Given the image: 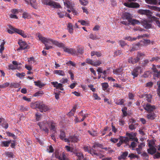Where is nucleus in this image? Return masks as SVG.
I'll return each mask as SVG.
<instances>
[{"label":"nucleus","mask_w":160,"mask_h":160,"mask_svg":"<svg viewBox=\"0 0 160 160\" xmlns=\"http://www.w3.org/2000/svg\"><path fill=\"white\" fill-rule=\"evenodd\" d=\"M56 88L57 89H60L61 90H63V88L62 87V84L60 83H58V84L57 87H56Z\"/></svg>","instance_id":"obj_55"},{"label":"nucleus","mask_w":160,"mask_h":160,"mask_svg":"<svg viewBox=\"0 0 160 160\" xmlns=\"http://www.w3.org/2000/svg\"><path fill=\"white\" fill-rule=\"evenodd\" d=\"M71 152L72 153V155H74L77 157V160H81L84 157L82 153L79 152L75 147H71Z\"/></svg>","instance_id":"obj_6"},{"label":"nucleus","mask_w":160,"mask_h":160,"mask_svg":"<svg viewBox=\"0 0 160 160\" xmlns=\"http://www.w3.org/2000/svg\"><path fill=\"white\" fill-rule=\"evenodd\" d=\"M118 43L122 48L124 46H126L127 45L125 42L122 40H120Z\"/></svg>","instance_id":"obj_43"},{"label":"nucleus","mask_w":160,"mask_h":160,"mask_svg":"<svg viewBox=\"0 0 160 160\" xmlns=\"http://www.w3.org/2000/svg\"><path fill=\"white\" fill-rule=\"evenodd\" d=\"M135 125H138V124H131L130 125L128 126L129 128L131 131H132L133 130L135 129L136 128V127L135 126Z\"/></svg>","instance_id":"obj_34"},{"label":"nucleus","mask_w":160,"mask_h":160,"mask_svg":"<svg viewBox=\"0 0 160 160\" xmlns=\"http://www.w3.org/2000/svg\"><path fill=\"white\" fill-rule=\"evenodd\" d=\"M144 56V54L143 53L140 52H138L136 58H133L132 57H129L128 59V62L129 63L134 64L138 62L140 59L141 57Z\"/></svg>","instance_id":"obj_5"},{"label":"nucleus","mask_w":160,"mask_h":160,"mask_svg":"<svg viewBox=\"0 0 160 160\" xmlns=\"http://www.w3.org/2000/svg\"><path fill=\"white\" fill-rule=\"evenodd\" d=\"M128 152L127 151L122 152V154L119 156L118 157V159L119 160H121L122 159L125 160L126 159V157L128 155Z\"/></svg>","instance_id":"obj_19"},{"label":"nucleus","mask_w":160,"mask_h":160,"mask_svg":"<svg viewBox=\"0 0 160 160\" xmlns=\"http://www.w3.org/2000/svg\"><path fill=\"white\" fill-rule=\"evenodd\" d=\"M141 156L143 159L145 160H148L149 159V156L146 152H143L141 154Z\"/></svg>","instance_id":"obj_36"},{"label":"nucleus","mask_w":160,"mask_h":160,"mask_svg":"<svg viewBox=\"0 0 160 160\" xmlns=\"http://www.w3.org/2000/svg\"><path fill=\"white\" fill-rule=\"evenodd\" d=\"M44 93L42 91H40L36 92L34 94V96L35 97L39 96L42 95Z\"/></svg>","instance_id":"obj_44"},{"label":"nucleus","mask_w":160,"mask_h":160,"mask_svg":"<svg viewBox=\"0 0 160 160\" xmlns=\"http://www.w3.org/2000/svg\"><path fill=\"white\" fill-rule=\"evenodd\" d=\"M153 158L154 159H158L160 158V153L158 152H157L156 154L154 155Z\"/></svg>","instance_id":"obj_59"},{"label":"nucleus","mask_w":160,"mask_h":160,"mask_svg":"<svg viewBox=\"0 0 160 160\" xmlns=\"http://www.w3.org/2000/svg\"><path fill=\"white\" fill-rule=\"evenodd\" d=\"M49 124H50L51 130H52L54 131L56 130V123L52 122L50 121Z\"/></svg>","instance_id":"obj_33"},{"label":"nucleus","mask_w":160,"mask_h":160,"mask_svg":"<svg viewBox=\"0 0 160 160\" xmlns=\"http://www.w3.org/2000/svg\"><path fill=\"white\" fill-rule=\"evenodd\" d=\"M16 75L17 77L20 78H22L25 76V73L24 72H22L21 73L18 72L16 74Z\"/></svg>","instance_id":"obj_46"},{"label":"nucleus","mask_w":160,"mask_h":160,"mask_svg":"<svg viewBox=\"0 0 160 160\" xmlns=\"http://www.w3.org/2000/svg\"><path fill=\"white\" fill-rule=\"evenodd\" d=\"M90 38L93 40H96L98 38H97L96 36L95 35H94L92 34H91L90 35Z\"/></svg>","instance_id":"obj_63"},{"label":"nucleus","mask_w":160,"mask_h":160,"mask_svg":"<svg viewBox=\"0 0 160 160\" xmlns=\"http://www.w3.org/2000/svg\"><path fill=\"white\" fill-rule=\"evenodd\" d=\"M50 6L56 8H61V6L59 3L53 1H51Z\"/></svg>","instance_id":"obj_21"},{"label":"nucleus","mask_w":160,"mask_h":160,"mask_svg":"<svg viewBox=\"0 0 160 160\" xmlns=\"http://www.w3.org/2000/svg\"><path fill=\"white\" fill-rule=\"evenodd\" d=\"M149 61L148 59H146L143 60V62L142 63V66H146L149 62Z\"/></svg>","instance_id":"obj_56"},{"label":"nucleus","mask_w":160,"mask_h":160,"mask_svg":"<svg viewBox=\"0 0 160 160\" xmlns=\"http://www.w3.org/2000/svg\"><path fill=\"white\" fill-rule=\"evenodd\" d=\"M31 107L33 109L38 108L40 112H46L49 110L48 106L44 104L42 102H37L31 104Z\"/></svg>","instance_id":"obj_2"},{"label":"nucleus","mask_w":160,"mask_h":160,"mask_svg":"<svg viewBox=\"0 0 160 160\" xmlns=\"http://www.w3.org/2000/svg\"><path fill=\"white\" fill-rule=\"evenodd\" d=\"M84 51V48H83L80 47L78 48L77 49V54L79 53L80 54H82L83 53Z\"/></svg>","instance_id":"obj_51"},{"label":"nucleus","mask_w":160,"mask_h":160,"mask_svg":"<svg viewBox=\"0 0 160 160\" xmlns=\"http://www.w3.org/2000/svg\"><path fill=\"white\" fill-rule=\"evenodd\" d=\"M78 136L77 135L71 136V141L72 142H77L79 141Z\"/></svg>","instance_id":"obj_25"},{"label":"nucleus","mask_w":160,"mask_h":160,"mask_svg":"<svg viewBox=\"0 0 160 160\" xmlns=\"http://www.w3.org/2000/svg\"><path fill=\"white\" fill-rule=\"evenodd\" d=\"M71 12L74 15H77L78 14V12L76 9L73 7L72 6V5L71 4Z\"/></svg>","instance_id":"obj_35"},{"label":"nucleus","mask_w":160,"mask_h":160,"mask_svg":"<svg viewBox=\"0 0 160 160\" xmlns=\"http://www.w3.org/2000/svg\"><path fill=\"white\" fill-rule=\"evenodd\" d=\"M124 102V100L123 99H119L116 102V104L118 105H122Z\"/></svg>","instance_id":"obj_41"},{"label":"nucleus","mask_w":160,"mask_h":160,"mask_svg":"<svg viewBox=\"0 0 160 160\" xmlns=\"http://www.w3.org/2000/svg\"><path fill=\"white\" fill-rule=\"evenodd\" d=\"M152 73L154 77L160 78V70L158 71L154 65H152Z\"/></svg>","instance_id":"obj_12"},{"label":"nucleus","mask_w":160,"mask_h":160,"mask_svg":"<svg viewBox=\"0 0 160 160\" xmlns=\"http://www.w3.org/2000/svg\"><path fill=\"white\" fill-rule=\"evenodd\" d=\"M83 149L85 151L89 153L90 152V150H91L92 148L90 147L85 146L83 147Z\"/></svg>","instance_id":"obj_54"},{"label":"nucleus","mask_w":160,"mask_h":160,"mask_svg":"<svg viewBox=\"0 0 160 160\" xmlns=\"http://www.w3.org/2000/svg\"><path fill=\"white\" fill-rule=\"evenodd\" d=\"M77 107V105H75L73 108L71 110V116L73 115H74V113L76 111V108Z\"/></svg>","instance_id":"obj_53"},{"label":"nucleus","mask_w":160,"mask_h":160,"mask_svg":"<svg viewBox=\"0 0 160 160\" xmlns=\"http://www.w3.org/2000/svg\"><path fill=\"white\" fill-rule=\"evenodd\" d=\"M8 69L9 70H14L18 69V67L17 66H14L12 64L8 65Z\"/></svg>","instance_id":"obj_42"},{"label":"nucleus","mask_w":160,"mask_h":160,"mask_svg":"<svg viewBox=\"0 0 160 160\" xmlns=\"http://www.w3.org/2000/svg\"><path fill=\"white\" fill-rule=\"evenodd\" d=\"M119 142L117 143V145L118 147H119L123 143H124L122 139L121 138H120L119 139Z\"/></svg>","instance_id":"obj_61"},{"label":"nucleus","mask_w":160,"mask_h":160,"mask_svg":"<svg viewBox=\"0 0 160 160\" xmlns=\"http://www.w3.org/2000/svg\"><path fill=\"white\" fill-rule=\"evenodd\" d=\"M5 154L9 158H13L14 155L12 152H5Z\"/></svg>","instance_id":"obj_37"},{"label":"nucleus","mask_w":160,"mask_h":160,"mask_svg":"<svg viewBox=\"0 0 160 160\" xmlns=\"http://www.w3.org/2000/svg\"><path fill=\"white\" fill-rule=\"evenodd\" d=\"M91 56H93L95 55L97 56L98 57H100L101 56L102 54L100 52H98L95 51H92L91 52Z\"/></svg>","instance_id":"obj_29"},{"label":"nucleus","mask_w":160,"mask_h":160,"mask_svg":"<svg viewBox=\"0 0 160 160\" xmlns=\"http://www.w3.org/2000/svg\"><path fill=\"white\" fill-rule=\"evenodd\" d=\"M102 89L105 91L109 87V85L106 82L102 83L101 84Z\"/></svg>","instance_id":"obj_32"},{"label":"nucleus","mask_w":160,"mask_h":160,"mask_svg":"<svg viewBox=\"0 0 160 160\" xmlns=\"http://www.w3.org/2000/svg\"><path fill=\"white\" fill-rule=\"evenodd\" d=\"M51 1V0H43V3L44 4L50 6Z\"/></svg>","instance_id":"obj_58"},{"label":"nucleus","mask_w":160,"mask_h":160,"mask_svg":"<svg viewBox=\"0 0 160 160\" xmlns=\"http://www.w3.org/2000/svg\"><path fill=\"white\" fill-rule=\"evenodd\" d=\"M147 117L149 119L153 120L156 117V115L153 112H149Z\"/></svg>","instance_id":"obj_20"},{"label":"nucleus","mask_w":160,"mask_h":160,"mask_svg":"<svg viewBox=\"0 0 160 160\" xmlns=\"http://www.w3.org/2000/svg\"><path fill=\"white\" fill-rule=\"evenodd\" d=\"M47 151L49 153H52L54 151V149L52 145H50L49 146V149H47Z\"/></svg>","instance_id":"obj_60"},{"label":"nucleus","mask_w":160,"mask_h":160,"mask_svg":"<svg viewBox=\"0 0 160 160\" xmlns=\"http://www.w3.org/2000/svg\"><path fill=\"white\" fill-rule=\"evenodd\" d=\"M66 135L65 134V132L63 131H60V134L59 136L60 138L62 140H64V141L65 142H69V139H68L67 138H65Z\"/></svg>","instance_id":"obj_18"},{"label":"nucleus","mask_w":160,"mask_h":160,"mask_svg":"<svg viewBox=\"0 0 160 160\" xmlns=\"http://www.w3.org/2000/svg\"><path fill=\"white\" fill-rule=\"evenodd\" d=\"M30 3L31 6L34 8L37 9L38 8L36 0H30Z\"/></svg>","instance_id":"obj_26"},{"label":"nucleus","mask_w":160,"mask_h":160,"mask_svg":"<svg viewBox=\"0 0 160 160\" xmlns=\"http://www.w3.org/2000/svg\"><path fill=\"white\" fill-rule=\"evenodd\" d=\"M141 67L140 66H138L135 68L131 72V75L133 76V78L134 79L137 77L139 74V71L141 70Z\"/></svg>","instance_id":"obj_11"},{"label":"nucleus","mask_w":160,"mask_h":160,"mask_svg":"<svg viewBox=\"0 0 160 160\" xmlns=\"http://www.w3.org/2000/svg\"><path fill=\"white\" fill-rule=\"evenodd\" d=\"M137 134L136 132H131L126 133V136H127L131 141H134L138 143V139L136 137Z\"/></svg>","instance_id":"obj_8"},{"label":"nucleus","mask_w":160,"mask_h":160,"mask_svg":"<svg viewBox=\"0 0 160 160\" xmlns=\"http://www.w3.org/2000/svg\"><path fill=\"white\" fill-rule=\"evenodd\" d=\"M124 19L125 18L126 20H127L129 22L130 20L132 18L131 16L129 13H125L123 15V18Z\"/></svg>","instance_id":"obj_28"},{"label":"nucleus","mask_w":160,"mask_h":160,"mask_svg":"<svg viewBox=\"0 0 160 160\" xmlns=\"http://www.w3.org/2000/svg\"><path fill=\"white\" fill-rule=\"evenodd\" d=\"M124 5L129 8H138L140 7L139 4L138 3L135 2H131L130 3L125 2L124 3Z\"/></svg>","instance_id":"obj_13"},{"label":"nucleus","mask_w":160,"mask_h":160,"mask_svg":"<svg viewBox=\"0 0 160 160\" xmlns=\"http://www.w3.org/2000/svg\"><path fill=\"white\" fill-rule=\"evenodd\" d=\"M89 153H90L92 156H93L94 155H98L97 153L96 152V151L92 149H91V150H90V152H89Z\"/></svg>","instance_id":"obj_62"},{"label":"nucleus","mask_w":160,"mask_h":160,"mask_svg":"<svg viewBox=\"0 0 160 160\" xmlns=\"http://www.w3.org/2000/svg\"><path fill=\"white\" fill-rule=\"evenodd\" d=\"M78 22H80L81 25H82L86 26L87 25L88 23L87 22L84 20H80L78 21Z\"/></svg>","instance_id":"obj_64"},{"label":"nucleus","mask_w":160,"mask_h":160,"mask_svg":"<svg viewBox=\"0 0 160 160\" xmlns=\"http://www.w3.org/2000/svg\"><path fill=\"white\" fill-rule=\"evenodd\" d=\"M34 82L35 86L40 88H41L45 85L44 83H41V82L39 80H38L37 81H34Z\"/></svg>","instance_id":"obj_30"},{"label":"nucleus","mask_w":160,"mask_h":160,"mask_svg":"<svg viewBox=\"0 0 160 160\" xmlns=\"http://www.w3.org/2000/svg\"><path fill=\"white\" fill-rule=\"evenodd\" d=\"M127 108L126 107H124L122 109V111L123 113V117H126L128 115L127 111Z\"/></svg>","instance_id":"obj_38"},{"label":"nucleus","mask_w":160,"mask_h":160,"mask_svg":"<svg viewBox=\"0 0 160 160\" xmlns=\"http://www.w3.org/2000/svg\"><path fill=\"white\" fill-rule=\"evenodd\" d=\"M71 54H72L73 56H75L77 55L78 54H77V52L75 49H71Z\"/></svg>","instance_id":"obj_45"},{"label":"nucleus","mask_w":160,"mask_h":160,"mask_svg":"<svg viewBox=\"0 0 160 160\" xmlns=\"http://www.w3.org/2000/svg\"><path fill=\"white\" fill-rule=\"evenodd\" d=\"M138 13L141 15H145L149 16L151 14L150 11L149 10L139 9L138 11Z\"/></svg>","instance_id":"obj_16"},{"label":"nucleus","mask_w":160,"mask_h":160,"mask_svg":"<svg viewBox=\"0 0 160 160\" xmlns=\"http://www.w3.org/2000/svg\"><path fill=\"white\" fill-rule=\"evenodd\" d=\"M11 142V140L8 141H3L1 142V146L2 147H8Z\"/></svg>","instance_id":"obj_24"},{"label":"nucleus","mask_w":160,"mask_h":160,"mask_svg":"<svg viewBox=\"0 0 160 160\" xmlns=\"http://www.w3.org/2000/svg\"><path fill=\"white\" fill-rule=\"evenodd\" d=\"M97 147H99L101 148H103L102 145L97 142H95L92 147L95 149Z\"/></svg>","instance_id":"obj_39"},{"label":"nucleus","mask_w":160,"mask_h":160,"mask_svg":"<svg viewBox=\"0 0 160 160\" xmlns=\"http://www.w3.org/2000/svg\"><path fill=\"white\" fill-rule=\"evenodd\" d=\"M9 85V83L8 82H6L3 83L2 84L0 85V88H2L8 87Z\"/></svg>","instance_id":"obj_49"},{"label":"nucleus","mask_w":160,"mask_h":160,"mask_svg":"<svg viewBox=\"0 0 160 160\" xmlns=\"http://www.w3.org/2000/svg\"><path fill=\"white\" fill-rule=\"evenodd\" d=\"M52 43L59 47L62 48L64 51L70 53V49L65 47L64 44L63 43H60L57 41L52 40Z\"/></svg>","instance_id":"obj_9"},{"label":"nucleus","mask_w":160,"mask_h":160,"mask_svg":"<svg viewBox=\"0 0 160 160\" xmlns=\"http://www.w3.org/2000/svg\"><path fill=\"white\" fill-rule=\"evenodd\" d=\"M130 24L132 25L139 24L141 23L143 27L146 29H149L151 28L152 25L150 22L146 20V19H142L140 21L135 19H132V18L129 22Z\"/></svg>","instance_id":"obj_1"},{"label":"nucleus","mask_w":160,"mask_h":160,"mask_svg":"<svg viewBox=\"0 0 160 160\" xmlns=\"http://www.w3.org/2000/svg\"><path fill=\"white\" fill-rule=\"evenodd\" d=\"M49 124L48 122H39L38 124L41 129L45 131L46 133H48V126Z\"/></svg>","instance_id":"obj_7"},{"label":"nucleus","mask_w":160,"mask_h":160,"mask_svg":"<svg viewBox=\"0 0 160 160\" xmlns=\"http://www.w3.org/2000/svg\"><path fill=\"white\" fill-rule=\"evenodd\" d=\"M38 37L39 39L45 44L46 48H44V49L49 50L50 49L52 48V46H48L47 44V43H48L49 41H51L52 42V39L46 38L42 36V35L39 33L38 34Z\"/></svg>","instance_id":"obj_4"},{"label":"nucleus","mask_w":160,"mask_h":160,"mask_svg":"<svg viewBox=\"0 0 160 160\" xmlns=\"http://www.w3.org/2000/svg\"><path fill=\"white\" fill-rule=\"evenodd\" d=\"M156 151L157 149L154 146L149 148L147 149L148 153L151 155L154 154L156 153Z\"/></svg>","instance_id":"obj_17"},{"label":"nucleus","mask_w":160,"mask_h":160,"mask_svg":"<svg viewBox=\"0 0 160 160\" xmlns=\"http://www.w3.org/2000/svg\"><path fill=\"white\" fill-rule=\"evenodd\" d=\"M146 2L150 4L156 5L158 1L156 0H145Z\"/></svg>","instance_id":"obj_31"},{"label":"nucleus","mask_w":160,"mask_h":160,"mask_svg":"<svg viewBox=\"0 0 160 160\" xmlns=\"http://www.w3.org/2000/svg\"><path fill=\"white\" fill-rule=\"evenodd\" d=\"M10 28L11 29L13 30L15 32H16L18 34L20 35L23 38H25L27 37V35L24 33V31L21 30H20L18 29L14 28L13 27H11Z\"/></svg>","instance_id":"obj_14"},{"label":"nucleus","mask_w":160,"mask_h":160,"mask_svg":"<svg viewBox=\"0 0 160 160\" xmlns=\"http://www.w3.org/2000/svg\"><path fill=\"white\" fill-rule=\"evenodd\" d=\"M145 97L146 100L149 102H151L152 99V96L149 94H145L142 95V97Z\"/></svg>","instance_id":"obj_22"},{"label":"nucleus","mask_w":160,"mask_h":160,"mask_svg":"<svg viewBox=\"0 0 160 160\" xmlns=\"http://www.w3.org/2000/svg\"><path fill=\"white\" fill-rule=\"evenodd\" d=\"M80 3L83 6H86L88 4V2L87 0H79Z\"/></svg>","instance_id":"obj_48"},{"label":"nucleus","mask_w":160,"mask_h":160,"mask_svg":"<svg viewBox=\"0 0 160 160\" xmlns=\"http://www.w3.org/2000/svg\"><path fill=\"white\" fill-rule=\"evenodd\" d=\"M144 108L146 111L151 112H150L153 111L155 109L156 107L154 105H151L150 104L148 103L146 104Z\"/></svg>","instance_id":"obj_15"},{"label":"nucleus","mask_w":160,"mask_h":160,"mask_svg":"<svg viewBox=\"0 0 160 160\" xmlns=\"http://www.w3.org/2000/svg\"><path fill=\"white\" fill-rule=\"evenodd\" d=\"M31 107L33 109L38 108L40 112H46L49 110L48 106L44 104L42 102H37L31 104Z\"/></svg>","instance_id":"obj_3"},{"label":"nucleus","mask_w":160,"mask_h":160,"mask_svg":"<svg viewBox=\"0 0 160 160\" xmlns=\"http://www.w3.org/2000/svg\"><path fill=\"white\" fill-rule=\"evenodd\" d=\"M124 39V40H127L128 41H132L136 40L137 38H132L130 36H129L125 37Z\"/></svg>","instance_id":"obj_40"},{"label":"nucleus","mask_w":160,"mask_h":160,"mask_svg":"<svg viewBox=\"0 0 160 160\" xmlns=\"http://www.w3.org/2000/svg\"><path fill=\"white\" fill-rule=\"evenodd\" d=\"M20 47L17 49V50H20L25 49H28L29 48V46L25 42L22 41H19L18 42Z\"/></svg>","instance_id":"obj_10"},{"label":"nucleus","mask_w":160,"mask_h":160,"mask_svg":"<svg viewBox=\"0 0 160 160\" xmlns=\"http://www.w3.org/2000/svg\"><path fill=\"white\" fill-rule=\"evenodd\" d=\"M121 138L122 139L124 143H127L130 141L127 136V137H122Z\"/></svg>","instance_id":"obj_47"},{"label":"nucleus","mask_w":160,"mask_h":160,"mask_svg":"<svg viewBox=\"0 0 160 160\" xmlns=\"http://www.w3.org/2000/svg\"><path fill=\"white\" fill-rule=\"evenodd\" d=\"M142 45L140 42H138L132 45V49L133 50H138Z\"/></svg>","instance_id":"obj_23"},{"label":"nucleus","mask_w":160,"mask_h":160,"mask_svg":"<svg viewBox=\"0 0 160 160\" xmlns=\"http://www.w3.org/2000/svg\"><path fill=\"white\" fill-rule=\"evenodd\" d=\"M53 73L54 74H58L59 75L62 76H64L65 75V73L64 71L61 70H55L53 72Z\"/></svg>","instance_id":"obj_27"},{"label":"nucleus","mask_w":160,"mask_h":160,"mask_svg":"<svg viewBox=\"0 0 160 160\" xmlns=\"http://www.w3.org/2000/svg\"><path fill=\"white\" fill-rule=\"evenodd\" d=\"M6 133L8 136L9 137H12L15 139H16V137L13 133H12L11 132H6Z\"/></svg>","instance_id":"obj_50"},{"label":"nucleus","mask_w":160,"mask_h":160,"mask_svg":"<svg viewBox=\"0 0 160 160\" xmlns=\"http://www.w3.org/2000/svg\"><path fill=\"white\" fill-rule=\"evenodd\" d=\"M86 63L93 66L94 63V61H93L92 60L90 59L87 58L86 59Z\"/></svg>","instance_id":"obj_57"},{"label":"nucleus","mask_w":160,"mask_h":160,"mask_svg":"<svg viewBox=\"0 0 160 160\" xmlns=\"http://www.w3.org/2000/svg\"><path fill=\"white\" fill-rule=\"evenodd\" d=\"M101 63L102 62L98 60L96 62H94L93 66L97 67L99 66L101 64Z\"/></svg>","instance_id":"obj_52"}]
</instances>
